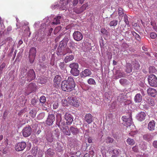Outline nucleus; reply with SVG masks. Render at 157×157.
I'll return each instance as SVG.
<instances>
[{
    "instance_id": "obj_1",
    "label": "nucleus",
    "mask_w": 157,
    "mask_h": 157,
    "mask_svg": "<svg viewBox=\"0 0 157 157\" xmlns=\"http://www.w3.org/2000/svg\"><path fill=\"white\" fill-rule=\"evenodd\" d=\"M75 86L74 79L71 77H68L67 80L63 81L61 84V88L64 91H71Z\"/></svg>"
},
{
    "instance_id": "obj_2",
    "label": "nucleus",
    "mask_w": 157,
    "mask_h": 157,
    "mask_svg": "<svg viewBox=\"0 0 157 157\" xmlns=\"http://www.w3.org/2000/svg\"><path fill=\"white\" fill-rule=\"evenodd\" d=\"M21 74L25 78V82H30L33 80L35 77V73L32 69L27 70V67L24 68L21 72Z\"/></svg>"
},
{
    "instance_id": "obj_3",
    "label": "nucleus",
    "mask_w": 157,
    "mask_h": 157,
    "mask_svg": "<svg viewBox=\"0 0 157 157\" xmlns=\"http://www.w3.org/2000/svg\"><path fill=\"white\" fill-rule=\"evenodd\" d=\"M70 1L68 0L66 2L65 0H60L59 2H57L54 3L51 6V7L52 9L57 8L61 10H65L66 5Z\"/></svg>"
},
{
    "instance_id": "obj_4",
    "label": "nucleus",
    "mask_w": 157,
    "mask_h": 157,
    "mask_svg": "<svg viewBox=\"0 0 157 157\" xmlns=\"http://www.w3.org/2000/svg\"><path fill=\"white\" fill-rule=\"evenodd\" d=\"M50 19L49 17H45L43 19V21L44 22L42 24L40 27L38 32L39 34H41L42 36H44L46 35L47 31H46V26L48 25V24L50 23Z\"/></svg>"
},
{
    "instance_id": "obj_5",
    "label": "nucleus",
    "mask_w": 157,
    "mask_h": 157,
    "mask_svg": "<svg viewBox=\"0 0 157 157\" xmlns=\"http://www.w3.org/2000/svg\"><path fill=\"white\" fill-rule=\"evenodd\" d=\"M78 64L77 63H73L69 65V67L71 68V73L74 76H77L79 74V71L78 69Z\"/></svg>"
},
{
    "instance_id": "obj_6",
    "label": "nucleus",
    "mask_w": 157,
    "mask_h": 157,
    "mask_svg": "<svg viewBox=\"0 0 157 157\" xmlns=\"http://www.w3.org/2000/svg\"><path fill=\"white\" fill-rule=\"evenodd\" d=\"M147 79L148 83L151 86L154 87L157 86V78L155 75H150L148 77Z\"/></svg>"
},
{
    "instance_id": "obj_7",
    "label": "nucleus",
    "mask_w": 157,
    "mask_h": 157,
    "mask_svg": "<svg viewBox=\"0 0 157 157\" xmlns=\"http://www.w3.org/2000/svg\"><path fill=\"white\" fill-rule=\"evenodd\" d=\"M67 101L68 103L75 107H77L79 105V101L75 97H68Z\"/></svg>"
},
{
    "instance_id": "obj_8",
    "label": "nucleus",
    "mask_w": 157,
    "mask_h": 157,
    "mask_svg": "<svg viewBox=\"0 0 157 157\" xmlns=\"http://www.w3.org/2000/svg\"><path fill=\"white\" fill-rule=\"evenodd\" d=\"M122 119L123 121V124L127 127L130 126L133 123L132 119L131 116L129 117L126 116H123Z\"/></svg>"
},
{
    "instance_id": "obj_9",
    "label": "nucleus",
    "mask_w": 157,
    "mask_h": 157,
    "mask_svg": "<svg viewBox=\"0 0 157 157\" xmlns=\"http://www.w3.org/2000/svg\"><path fill=\"white\" fill-rule=\"evenodd\" d=\"M36 52V48H35L33 47L30 49L29 53V58L30 63H32L33 62Z\"/></svg>"
},
{
    "instance_id": "obj_10",
    "label": "nucleus",
    "mask_w": 157,
    "mask_h": 157,
    "mask_svg": "<svg viewBox=\"0 0 157 157\" xmlns=\"http://www.w3.org/2000/svg\"><path fill=\"white\" fill-rule=\"evenodd\" d=\"M26 147L25 142L22 141L17 143L15 146V149L17 151H21L23 150Z\"/></svg>"
},
{
    "instance_id": "obj_11",
    "label": "nucleus",
    "mask_w": 157,
    "mask_h": 157,
    "mask_svg": "<svg viewBox=\"0 0 157 157\" xmlns=\"http://www.w3.org/2000/svg\"><path fill=\"white\" fill-rule=\"evenodd\" d=\"M74 39L77 41H80L83 38V35L79 31H75L73 34Z\"/></svg>"
},
{
    "instance_id": "obj_12",
    "label": "nucleus",
    "mask_w": 157,
    "mask_h": 157,
    "mask_svg": "<svg viewBox=\"0 0 157 157\" xmlns=\"http://www.w3.org/2000/svg\"><path fill=\"white\" fill-rule=\"evenodd\" d=\"M55 121V116L54 115L49 114L48 115L47 119L46 121V124L49 126L52 125Z\"/></svg>"
},
{
    "instance_id": "obj_13",
    "label": "nucleus",
    "mask_w": 157,
    "mask_h": 157,
    "mask_svg": "<svg viewBox=\"0 0 157 157\" xmlns=\"http://www.w3.org/2000/svg\"><path fill=\"white\" fill-rule=\"evenodd\" d=\"M147 116L146 113L144 112H140L136 116V119L139 121H142L144 120Z\"/></svg>"
},
{
    "instance_id": "obj_14",
    "label": "nucleus",
    "mask_w": 157,
    "mask_h": 157,
    "mask_svg": "<svg viewBox=\"0 0 157 157\" xmlns=\"http://www.w3.org/2000/svg\"><path fill=\"white\" fill-rule=\"evenodd\" d=\"M31 128L30 126L24 128L22 130L23 135L25 137L29 136L31 135Z\"/></svg>"
},
{
    "instance_id": "obj_15",
    "label": "nucleus",
    "mask_w": 157,
    "mask_h": 157,
    "mask_svg": "<svg viewBox=\"0 0 157 157\" xmlns=\"http://www.w3.org/2000/svg\"><path fill=\"white\" fill-rule=\"evenodd\" d=\"M93 116L90 113L86 114L84 119V122H87L88 124H91L93 121Z\"/></svg>"
},
{
    "instance_id": "obj_16",
    "label": "nucleus",
    "mask_w": 157,
    "mask_h": 157,
    "mask_svg": "<svg viewBox=\"0 0 157 157\" xmlns=\"http://www.w3.org/2000/svg\"><path fill=\"white\" fill-rule=\"evenodd\" d=\"M65 119L66 121V123L68 125L71 124L73 121V117L72 116L66 113L65 115Z\"/></svg>"
},
{
    "instance_id": "obj_17",
    "label": "nucleus",
    "mask_w": 157,
    "mask_h": 157,
    "mask_svg": "<svg viewBox=\"0 0 157 157\" xmlns=\"http://www.w3.org/2000/svg\"><path fill=\"white\" fill-rule=\"evenodd\" d=\"M91 74V71L89 69H85L80 74L81 78H85L89 76Z\"/></svg>"
},
{
    "instance_id": "obj_18",
    "label": "nucleus",
    "mask_w": 157,
    "mask_h": 157,
    "mask_svg": "<svg viewBox=\"0 0 157 157\" xmlns=\"http://www.w3.org/2000/svg\"><path fill=\"white\" fill-rule=\"evenodd\" d=\"M147 92L149 95L154 97H156L157 95V91L156 90L151 88H149L147 89Z\"/></svg>"
},
{
    "instance_id": "obj_19",
    "label": "nucleus",
    "mask_w": 157,
    "mask_h": 157,
    "mask_svg": "<svg viewBox=\"0 0 157 157\" xmlns=\"http://www.w3.org/2000/svg\"><path fill=\"white\" fill-rule=\"evenodd\" d=\"M63 19V17L62 16H57L54 18L53 20V22L51 24L56 25L59 24Z\"/></svg>"
},
{
    "instance_id": "obj_20",
    "label": "nucleus",
    "mask_w": 157,
    "mask_h": 157,
    "mask_svg": "<svg viewBox=\"0 0 157 157\" xmlns=\"http://www.w3.org/2000/svg\"><path fill=\"white\" fill-rule=\"evenodd\" d=\"M69 39L68 37H64L63 39L60 42L59 46V47H62L64 48L67 45V43L69 41Z\"/></svg>"
},
{
    "instance_id": "obj_21",
    "label": "nucleus",
    "mask_w": 157,
    "mask_h": 157,
    "mask_svg": "<svg viewBox=\"0 0 157 157\" xmlns=\"http://www.w3.org/2000/svg\"><path fill=\"white\" fill-rule=\"evenodd\" d=\"M70 132L74 135H76L79 132V130L75 127L71 126L70 128Z\"/></svg>"
},
{
    "instance_id": "obj_22",
    "label": "nucleus",
    "mask_w": 157,
    "mask_h": 157,
    "mask_svg": "<svg viewBox=\"0 0 157 157\" xmlns=\"http://www.w3.org/2000/svg\"><path fill=\"white\" fill-rule=\"evenodd\" d=\"M153 136V134H147L144 135L143 136V138L145 140L149 141L152 139Z\"/></svg>"
},
{
    "instance_id": "obj_23",
    "label": "nucleus",
    "mask_w": 157,
    "mask_h": 157,
    "mask_svg": "<svg viewBox=\"0 0 157 157\" xmlns=\"http://www.w3.org/2000/svg\"><path fill=\"white\" fill-rule=\"evenodd\" d=\"M155 122L154 121H150L148 125V128L150 131H153L155 129Z\"/></svg>"
},
{
    "instance_id": "obj_24",
    "label": "nucleus",
    "mask_w": 157,
    "mask_h": 157,
    "mask_svg": "<svg viewBox=\"0 0 157 157\" xmlns=\"http://www.w3.org/2000/svg\"><path fill=\"white\" fill-rule=\"evenodd\" d=\"M61 81V77L60 75H57L55 76L54 79V82L56 86H57L58 85V84L60 83Z\"/></svg>"
},
{
    "instance_id": "obj_25",
    "label": "nucleus",
    "mask_w": 157,
    "mask_h": 157,
    "mask_svg": "<svg viewBox=\"0 0 157 157\" xmlns=\"http://www.w3.org/2000/svg\"><path fill=\"white\" fill-rule=\"evenodd\" d=\"M142 99V96L140 94H136L134 98L135 102L136 103L140 102Z\"/></svg>"
},
{
    "instance_id": "obj_26",
    "label": "nucleus",
    "mask_w": 157,
    "mask_h": 157,
    "mask_svg": "<svg viewBox=\"0 0 157 157\" xmlns=\"http://www.w3.org/2000/svg\"><path fill=\"white\" fill-rule=\"evenodd\" d=\"M62 132L65 135L69 136L71 134L70 128H69L67 126H66L64 128H63L62 129Z\"/></svg>"
},
{
    "instance_id": "obj_27",
    "label": "nucleus",
    "mask_w": 157,
    "mask_h": 157,
    "mask_svg": "<svg viewBox=\"0 0 157 157\" xmlns=\"http://www.w3.org/2000/svg\"><path fill=\"white\" fill-rule=\"evenodd\" d=\"M116 76L115 78L116 79L121 77H124L126 76L125 74L123 72H121L120 71H118L117 72Z\"/></svg>"
},
{
    "instance_id": "obj_28",
    "label": "nucleus",
    "mask_w": 157,
    "mask_h": 157,
    "mask_svg": "<svg viewBox=\"0 0 157 157\" xmlns=\"http://www.w3.org/2000/svg\"><path fill=\"white\" fill-rule=\"evenodd\" d=\"M74 59V56L73 55L66 56L64 59V61L67 63V62L71 61Z\"/></svg>"
},
{
    "instance_id": "obj_29",
    "label": "nucleus",
    "mask_w": 157,
    "mask_h": 157,
    "mask_svg": "<svg viewBox=\"0 0 157 157\" xmlns=\"http://www.w3.org/2000/svg\"><path fill=\"white\" fill-rule=\"evenodd\" d=\"M132 71V65L130 63L127 64L126 67V72L127 73H130Z\"/></svg>"
},
{
    "instance_id": "obj_30",
    "label": "nucleus",
    "mask_w": 157,
    "mask_h": 157,
    "mask_svg": "<svg viewBox=\"0 0 157 157\" xmlns=\"http://www.w3.org/2000/svg\"><path fill=\"white\" fill-rule=\"evenodd\" d=\"M88 5L87 3L84 4L82 7L80 8L81 11H75V12L77 13H79L83 11L84 10L86 9V7H88Z\"/></svg>"
},
{
    "instance_id": "obj_31",
    "label": "nucleus",
    "mask_w": 157,
    "mask_h": 157,
    "mask_svg": "<svg viewBox=\"0 0 157 157\" xmlns=\"http://www.w3.org/2000/svg\"><path fill=\"white\" fill-rule=\"evenodd\" d=\"M118 22V21L117 20H114L110 21L109 23V25L110 26H116Z\"/></svg>"
},
{
    "instance_id": "obj_32",
    "label": "nucleus",
    "mask_w": 157,
    "mask_h": 157,
    "mask_svg": "<svg viewBox=\"0 0 157 157\" xmlns=\"http://www.w3.org/2000/svg\"><path fill=\"white\" fill-rule=\"evenodd\" d=\"M119 82L122 85H126L128 83V80L124 78L121 79L120 80Z\"/></svg>"
},
{
    "instance_id": "obj_33",
    "label": "nucleus",
    "mask_w": 157,
    "mask_h": 157,
    "mask_svg": "<svg viewBox=\"0 0 157 157\" xmlns=\"http://www.w3.org/2000/svg\"><path fill=\"white\" fill-rule=\"evenodd\" d=\"M63 48L62 47L59 48V46L58 48L57 49V54L58 56L61 55H65V54H63L62 52V51L63 50Z\"/></svg>"
},
{
    "instance_id": "obj_34",
    "label": "nucleus",
    "mask_w": 157,
    "mask_h": 157,
    "mask_svg": "<svg viewBox=\"0 0 157 157\" xmlns=\"http://www.w3.org/2000/svg\"><path fill=\"white\" fill-rule=\"evenodd\" d=\"M127 143L129 145H133L135 144V141L133 139H131L130 138H128L127 140Z\"/></svg>"
},
{
    "instance_id": "obj_35",
    "label": "nucleus",
    "mask_w": 157,
    "mask_h": 157,
    "mask_svg": "<svg viewBox=\"0 0 157 157\" xmlns=\"http://www.w3.org/2000/svg\"><path fill=\"white\" fill-rule=\"evenodd\" d=\"M56 124L59 128H61V127H62L63 128L64 127H63V126L65 125V123L64 121L60 120L59 122L57 121Z\"/></svg>"
},
{
    "instance_id": "obj_36",
    "label": "nucleus",
    "mask_w": 157,
    "mask_h": 157,
    "mask_svg": "<svg viewBox=\"0 0 157 157\" xmlns=\"http://www.w3.org/2000/svg\"><path fill=\"white\" fill-rule=\"evenodd\" d=\"M47 140L49 142H51L53 140L52 135L51 134H49L47 136Z\"/></svg>"
},
{
    "instance_id": "obj_37",
    "label": "nucleus",
    "mask_w": 157,
    "mask_h": 157,
    "mask_svg": "<svg viewBox=\"0 0 157 157\" xmlns=\"http://www.w3.org/2000/svg\"><path fill=\"white\" fill-rule=\"evenodd\" d=\"M88 83L90 85H95L96 84V82L94 80L93 78H90L87 80Z\"/></svg>"
},
{
    "instance_id": "obj_38",
    "label": "nucleus",
    "mask_w": 157,
    "mask_h": 157,
    "mask_svg": "<svg viewBox=\"0 0 157 157\" xmlns=\"http://www.w3.org/2000/svg\"><path fill=\"white\" fill-rule=\"evenodd\" d=\"M45 116V113L43 112L37 115V119L38 120H41L44 118Z\"/></svg>"
},
{
    "instance_id": "obj_39",
    "label": "nucleus",
    "mask_w": 157,
    "mask_h": 157,
    "mask_svg": "<svg viewBox=\"0 0 157 157\" xmlns=\"http://www.w3.org/2000/svg\"><path fill=\"white\" fill-rule=\"evenodd\" d=\"M132 35L135 37L136 39L138 41H140V38L139 35L137 34L135 32L132 31Z\"/></svg>"
},
{
    "instance_id": "obj_40",
    "label": "nucleus",
    "mask_w": 157,
    "mask_h": 157,
    "mask_svg": "<svg viewBox=\"0 0 157 157\" xmlns=\"http://www.w3.org/2000/svg\"><path fill=\"white\" fill-rule=\"evenodd\" d=\"M32 152L34 156H36L38 151V149L37 147L33 148L32 150Z\"/></svg>"
},
{
    "instance_id": "obj_41",
    "label": "nucleus",
    "mask_w": 157,
    "mask_h": 157,
    "mask_svg": "<svg viewBox=\"0 0 157 157\" xmlns=\"http://www.w3.org/2000/svg\"><path fill=\"white\" fill-rule=\"evenodd\" d=\"M8 147H6L5 148H4V149H3V147H2V146H0V150L1 151H2V153L3 154H6L7 152L8 151Z\"/></svg>"
},
{
    "instance_id": "obj_42",
    "label": "nucleus",
    "mask_w": 157,
    "mask_h": 157,
    "mask_svg": "<svg viewBox=\"0 0 157 157\" xmlns=\"http://www.w3.org/2000/svg\"><path fill=\"white\" fill-rule=\"evenodd\" d=\"M118 100L121 102H124L125 101V99L122 96V95H119L117 98Z\"/></svg>"
},
{
    "instance_id": "obj_43",
    "label": "nucleus",
    "mask_w": 157,
    "mask_h": 157,
    "mask_svg": "<svg viewBox=\"0 0 157 157\" xmlns=\"http://www.w3.org/2000/svg\"><path fill=\"white\" fill-rule=\"evenodd\" d=\"M113 139L109 137H107L106 139V142L107 143H112L113 141Z\"/></svg>"
},
{
    "instance_id": "obj_44",
    "label": "nucleus",
    "mask_w": 157,
    "mask_h": 157,
    "mask_svg": "<svg viewBox=\"0 0 157 157\" xmlns=\"http://www.w3.org/2000/svg\"><path fill=\"white\" fill-rule=\"evenodd\" d=\"M118 14L120 16L123 17L124 16V12L122 8H120L118 9Z\"/></svg>"
},
{
    "instance_id": "obj_45",
    "label": "nucleus",
    "mask_w": 157,
    "mask_h": 157,
    "mask_svg": "<svg viewBox=\"0 0 157 157\" xmlns=\"http://www.w3.org/2000/svg\"><path fill=\"white\" fill-rule=\"evenodd\" d=\"M40 102L42 103H44L46 101V98L44 96H42L40 98Z\"/></svg>"
},
{
    "instance_id": "obj_46",
    "label": "nucleus",
    "mask_w": 157,
    "mask_h": 157,
    "mask_svg": "<svg viewBox=\"0 0 157 157\" xmlns=\"http://www.w3.org/2000/svg\"><path fill=\"white\" fill-rule=\"evenodd\" d=\"M35 85L33 83H30L28 86V88L29 90H33Z\"/></svg>"
},
{
    "instance_id": "obj_47",
    "label": "nucleus",
    "mask_w": 157,
    "mask_h": 157,
    "mask_svg": "<svg viewBox=\"0 0 157 157\" xmlns=\"http://www.w3.org/2000/svg\"><path fill=\"white\" fill-rule=\"evenodd\" d=\"M133 64L134 65V67L135 69H136V70H137V69H139L140 65L138 62L136 61L133 63Z\"/></svg>"
},
{
    "instance_id": "obj_48",
    "label": "nucleus",
    "mask_w": 157,
    "mask_h": 157,
    "mask_svg": "<svg viewBox=\"0 0 157 157\" xmlns=\"http://www.w3.org/2000/svg\"><path fill=\"white\" fill-rule=\"evenodd\" d=\"M61 29V27L60 26H59L56 28L55 29L54 31V33L55 34H56L58 33L60 30Z\"/></svg>"
},
{
    "instance_id": "obj_49",
    "label": "nucleus",
    "mask_w": 157,
    "mask_h": 157,
    "mask_svg": "<svg viewBox=\"0 0 157 157\" xmlns=\"http://www.w3.org/2000/svg\"><path fill=\"white\" fill-rule=\"evenodd\" d=\"M148 103L151 106H154L155 105V103L153 100L151 99H149L147 101Z\"/></svg>"
},
{
    "instance_id": "obj_50",
    "label": "nucleus",
    "mask_w": 157,
    "mask_h": 157,
    "mask_svg": "<svg viewBox=\"0 0 157 157\" xmlns=\"http://www.w3.org/2000/svg\"><path fill=\"white\" fill-rule=\"evenodd\" d=\"M157 34L154 32L151 33L150 34V36L152 39H154L157 37Z\"/></svg>"
},
{
    "instance_id": "obj_51",
    "label": "nucleus",
    "mask_w": 157,
    "mask_h": 157,
    "mask_svg": "<svg viewBox=\"0 0 157 157\" xmlns=\"http://www.w3.org/2000/svg\"><path fill=\"white\" fill-rule=\"evenodd\" d=\"M63 105V106H66L67 104V103H68V102L67 101V100L64 99H62L61 101Z\"/></svg>"
},
{
    "instance_id": "obj_52",
    "label": "nucleus",
    "mask_w": 157,
    "mask_h": 157,
    "mask_svg": "<svg viewBox=\"0 0 157 157\" xmlns=\"http://www.w3.org/2000/svg\"><path fill=\"white\" fill-rule=\"evenodd\" d=\"M65 64L63 62H60L59 64V67L62 70H63L65 69Z\"/></svg>"
},
{
    "instance_id": "obj_53",
    "label": "nucleus",
    "mask_w": 157,
    "mask_h": 157,
    "mask_svg": "<svg viewBox=\"0 0 157 157\" xmlns=\"http://www.w3.org/2000/svg\"><path fill=\"white\" fill-rule=\"evenodd\" d=\"M124 21L126 25H129V22L128 21V16L126 14H125L124 15Z\"/></svg>"
},
{
    "instance_id": "obj_54",
    "label": "nucleus",
    "mask_w": 157,
    "mask_h": 157,
    "mask_svg": "<svg viewBox=\"0 0 157 157\" xmlns=\"http://www.w3.org/2000/svg\"><path fill=\"white\" fill-rule=\"evenodd\" d=\"M113 153L116 156H118L119 155V151L117 149H114L113 151Z\"/></svg>"
},
{
    "instance_id": "obj_55",
    "label": "nucleus",
    "mask_w": 157,
    "mask_h": 157,
    "mask_svg": "<svg viewBox=\"0 0 157 157\" xmlns=\"http://www.w3.org/2000/svg\"><path fill=\"white\" fill-rule=\"evenodd\" d=\"M59 106V104L58 102H55L53 104V108L54 109H56Z\"/></svg>"
},
{
    "instance_id": "obj_56",
    "label": "nucleus",
    "mask_w": 157,
    "mask_h": 157,
    "mask_svg": "<svg viewBox=\"0 0 157 157\" xmlns=\"http://www.w3.org/2000/svg\"><path fill=\"white\" fill-rule=\"evenodd\" d=\"M152 145L154 148H157V140L154 141L153 142Z\"/></svg>"
},
{
    "instance_id": "obj_57",
    "label": "nucleus",
    "mask_w": 157,
    "mask_h": 157,
    "mask_svg": "<svg viewBox=\"0 0 157 157\" xmlns=\"http://www.w3.org/2000/svg\"><path fill=\"white\" fill-rule=\"evenodd\" d=\"M59 152H61L62 150V147L60 145H58L56 150Z\"/></svg>"
},
{
    "instance_id": "obj_58",
    "label": "nucleus",
    "mask_w": 157,
    "mask_h": 157,
    "mask_svg": "<svg viewBox=\"0 0 157 157\" xmlns=\"http://www.w3.org/2000/svg\"><path fill=\"white\" fill-rule=\"evenodd\" d=\"M5 66V63H3L2 64L0 67V73H1V72L2 71V70Z\"/></svg>"
},
{
    "instance_id": "obj_59",
    "label": "nucleus",
    "mask_w": 157,
    "mask_h": 157,
    "mask_svg": "<svg viewBox=\"0 0 157 157\" xmlns=\"http://www.w3.org/2000/svg\"><path fill=\"white\" fill-rule=\"evenodd\" d=\"M132 150L135 152H137L138 151V147L136 146H135L132 148Z\"/></svg>"
},
{
    "instance_id": "obj_60",
    "label": "nucleus",
    "mask_w": 157,
    "mask_h": 157,
    "mask_svg": "<svg viewBox=\"0 0 157 157\" xmlns=\"http://www.w3.org/2000/svg\"><path fill=\"white\" fill-rule=\"evenodd\" d=\"M73 5L76 6L78 3V0H73L72 2Z\"/></svg>"
},
{
    "instance_id": "obj_61",
    "label": "nucleus",
    "mask_w": 157,
    "mask_h": 157,
    "mask_svg": "<svg viewBox=\"0 0 157 157\" xmlns=\"http://www.w3.org/2000/svg\"><path fill=\"white\" fill-rule=\"evenodd\" d=\"M23 41L22 40L20 39L18 41V44L17 45V47H19V46L23 43Z\"/></svg>"
},
{
    "instance_id": "obj_62",
    "label": "nucleus",
    "mask_w": 157,
    "mask_h": 157,
    "mask_svg": "<svg viewBox=\"0 0 157 157\" xmlns=\"http://www.w3.org/2000/svg\"><path fill=\"white\" fill-rule=\"evenodd\" d=\"M4 142V144L6 145V147H8V140L7 139H6Z\"/></svg>"
},
{
    "instance_id": "obj_63",
    "label": "nucleus",
    "mask_w": 157,
    "mask_h": 157,
    "mask_svg": "<svg viewBox=\"0 0 157 157\" xmlns=\"http://www.w3.org/2000/svg\"><path fill=\"white\" fill-rule=\"evenodd\" d=\"M45 153L46 155H51L52 153H51V149H48L46 152Z\"/></svg>"
},
{
    "instance_id": "obj_64",
    "label": "nucleus",
    "mask_w": 157,
    "mask_h": 157,
    "mask_svg": "<svg viewBox=\"0 0 157 157\" xmlns=\"http://www.w3.org/2000/svg\"><path fill=\"white\" fill-rule=\"evenodd\" d=\"M31 103L33 105H35L36 103V101L35 99H32V101H31Z\"/></svg>"
}]
</instances>
